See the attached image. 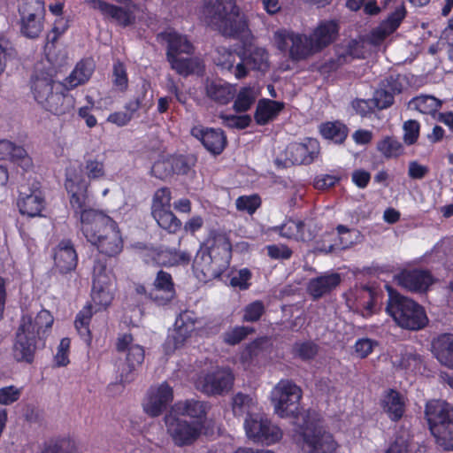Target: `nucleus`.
<instances>
[{
	"label": "nucleus",
	"instance_id": "obj_11",
	"mask_svg": "<svg viewBox=\"0 0 453 453\" xmlns=\"http://www.w3.org/2000/svg\"><path fill=\"white\" fill-rule=\"evenodd\" d=\"M319 145L316 139L306 138L303 142L289 143L284 150V157H276L275 164L288 167L293 165L311 164L319 154Z\"/></svg>",
	"mask_w": 453,
	"mask_h": 453
},
{
	"label": "nucleus",
	"instance_id": "obj_27",
	"mask_svg": "<svg viewBox=\"0 0 453 453\" xmlns=\"http://www.w3.org/2000/svg\"><path fill=\"white\" fill-rule=\"evenodd\" d=\"M209 405L206 402L199 401L195 398L180 401L171 407L170 411L176 415H184L196 419V423L201 424L205 418Z\"/></svg>",
	"mask_w": 453,
	"mask_h": 453
},
{
	"label": "nucleus",
	"instance_id": "obj_52",
	"mask_svg": "<svg viewBox=\"0 0 453 453\" xmlns=\"http://www.w3.org/2000/svg\"><path fill=\"white\" fill-rule=\"evenodd\" d=\"M92 317L91 307L88 306L81 310L76 317L75 319V327L81 337L85 339L86 342L90 341V331L88 328V325Z\"/></svg>",
	"mask_w": 453,
	"mask_h": 453
},
{
	"label": "nucleus",
	"instance_id": "obj_20",
	"mask_svg": "<svg viewBox=\"0 0 453 453\" xmlns=\"http://www.w3.org/2000/svg\"><path fill=\"white\" fill-rule=\"evenodd\" d=\"M453 413V406L441 398H432L426 404L425 415L431 433L436 425H448L449 417Z\"/></svg>",
	"mask_w": 453,
	"mask_h": 453
},
{
	"label": "nucleus",
	"instance_id": "obj_42",
	"mask_svg": "<svg viewBox=\"0 0 453 453\" xmlns=\"http://www.w3.org/2000/svg\"><path fill=\"white\" fill-rule=\"evenodd\" d=\"M257 96V92L254 88L244 87L236 96L233 108L236 112H245L255 103Z\"/></svg>",
	"mask_w": 453,
	"mask_h": 453
},
{
	"label": "nucleus",
	"instance_id": "obj_46",
	"mask_svg": "<svg viewBox=\"0 0 453 453\" xmlns=\"http://www.w3.org/2000/svg\"><path fill=\"white\" fill-rule=\"evenodd\" d=\"M92 285L91 297L93 303L99 308H106L113 299L112 283L99 284V287Z\"/></svg>",
	"mask_w": 453,
	"mask_h": 453
},
{
	"label": "nucleus",
	"instance_id": "obj_55",
	"mask_svg": "<svg viewBox=\"0 0 453 453\" xmlns=\"http://www.w3.org/2000/svg\"><path fill=\"white\" fill-rule=\"evenodd\" d=\"M293 353L303 360H310L318 354V346L312 342H296Z\"/></svg>",
	"mask_w": 453,
	"mask_h": 453
},
{
	"label": "nucleus",
	"instance_id": "obj_48",
	"mask_svg": "<svg viewBox=\"0 0 453 453\" xmlns=\"http://www.w3.org/2000/svg\"><path fill=\"white\" fill-rule=\"evenodd\" d=\"M173 398H145L142 402L144 412L155 418L161 415L171 405Z\"/></svg>",
	"mask_w": 453,
	"mask_h": 453
},
{
	"label": "nucleus",
	"instance_id": "obj_45",
	"mask_svg": "<svg viewBox=\"0 0 453 453\" xmlns=\"http://www.w3.org/2000/svg\"><path fill=\"white\" fill-rule=\"evenodd\" d=\"M112 283L111 271L107 266L106 258H97L95 261L93 267V280L92 285L99 287V284H111Z\"/></svg>",
	"mask_w": 453,
	"mask_h": 453
},
{
	"label": "nucleus",
	"instance_id": "obj_13",
	"mask_svg": "<svg viewBox=\"0 0 453 453\" xmlns=\"http://www.w3.org/2000/svg\"><path fill=\"white\" fill-rule=\"evenodd\" d=\"M196 319L193 312L186 311L175 320L174 329L169 334L165 342L166 352H173L183 346L196 328Z\"/></svg>",
	"mask_w": 453,
	"mask_h": 453
},
{
	"label": "nucleus",
	"instance_id": "obj_37",
	"mask_svg": "<svg viewBox=\"0 0 453 453\" xmlns=\"http://www.w3.org/2000/svg\"><path fill=\"white\" fill-rule=\"evenodd\" d=\"M442 102L429 95H420L412 98L408 105L409 108L417 110L423 114L434 115L441 107Z\"/></svg>",
	"mask_w": 453,
	"mask_h": 453
},
{
	"label": "nucleus",
	"instance_id": "obj_8",
	"mask_svg": "<svg viewBox=\"0 0 453 453\" xmlns=\"http://www.w3.org/2000/svg\"><path fill=\"white\" fill-rule=\"evenodd\" d=\"M244 428L250 440L263 445H273L282 438L281 429L270 419L260 414L248 413Z\"/></svg>",
	"mask_w": 453,
	"mask_h": 453
},
{
	"label": "nucleus",
	"instance_id": "obj_63",
	"mask_svg": "<svg viewBox=\"0 0 453 453\" xmlns=\"http://www.w3.org/2000/svg\"><path fill=\"white\" fill-rule=\"evenodd\" d=\"M171 192L166 188L157 190L153 197L152 211L156 210L170 209Z\"/></svg>",
	"mask_w": 453,
	"mask_h": 453
},
{
	"label": "nucleus",
	"instance_id": "obj_2",
	"mask_svg": "<svg viewBox=\"0 0 453 453\" xmlns=\"http://www.w3.org/2000/svg\"><path fill=\"white\" fill-rule=\"evenodd\" d=\"M213 60L222 73L233 75L238 80L246 77L249 69L265 73L270 65L267 50L258 46L247 47L242 53L219 47Z\"/></svg>",
	"mask_w": 453,
	"mask_h": 453
},
{
	"label": "nucleus",
	"instance_id": "obj_19",
	"mask_svg": "<svg viewBox=\"0 0 453 453\" xmlns=\"http://www.w3.org/2000/svg\"><path fill=\"white\" fill-rule=\"evenodd\" d=\"M394 278L399 286L411 292L426 291L433 281L428 272L416 269L403 270Z\"/></svg>",
	"mask_w": 453,
	"mask_h": 453
},
{
	"label": "nucleus",
	"instance_id": "obj_29",
	"mask_svg": "<svg viewBox=\"0 0 453 453\" xmlns=\"http://www.w3.org/2000/svg\"><path fill=\"white\" fill-rule=\"evenodd\" d=\"M18 206L21 214L28 217L39 216L44 207V198L36 187L30 193L20 191Z\"/></svg>",
	"mask_w": 453,
	"mask_h": 453
},
{
	"label": "nucleus",
	"instance_id": "obj_51",
	"mask_svg": "<svg viewBox=\"0 0 453 453\" xmlns=\"http://www.w3.org/2000/svg\"><path fill=\"white\" fill-rule=\"evenodd\" d=\"M150 87V83H148L146 81H142L141 93L142 94V98H134V100L127 104V113H131L133 117L134 113L136 112L138 109H140L141 107L148 108L151 105L152 96L150 95V98H147Z\"/></svg>",
	"mask_w": 453,
	"mask_h": 453
},
{
	"label": "nucleus",
	"instance_id": "obj_30",
	"mask_svg": "<svg viewBox=\"0 0 453 453\" xmlns=\"http://www.w3.org/2000/svg\"><path fill=\"white\" fill-rule=\"evenodd\" d=\"M0 159H10L24 170L32 166V159L25 149L7 140H0Z\"/></svg>",
	"mask_w": 453,
	"mask_h": 453
},
{
	"label": "nucleus",
	"instance_id": "obj_64",
	"mask_svg": "<svg viewBox=\"0 0 453 453\" xmlns=\"http://www.w3.org/2000/svg\"><path fill=\"white\" fill-rule=\"evenodd\" d=\"M252 331V328L248 326H236L225 334L224 341L231 345L237 344Z\"/></svg>",
	"mask_w": 453,
	"mask_h": 453
},
{
	"label": "nucleus",
	"instance_id": "obj_59",
	"mask_svg": "<svg viewBox=\"0 0 453 453\" xmlns=\"http://www.w3.org/2000/svg\"><path fill=\"white\" fill-rule=\"evenodd\" d=\"M384 409L391 419L398 420L404 411L403 398H387V401L384 402Z\"/></svg>",
	"mask_w": 453,
	"mask_h": 453
},
{
	"label": "nucleus",
	"instance_id": "obj_58",
	"mask_svg": "<svg viewBox=\"0 0 453 453\" xmlns=\"http://www.w3.org/2000/svg\"><path fill=\"white\" fill-rule=\"evenodd\" d=\"M265 311V307L262 301H254L244 308L242 319L247 322H256L262 317Z\"/></svg>",
	"mask_w": 453,
	"mask_h": 453
},
{
	"label": "nucleus",
	"instance_id": "obj_38",
	"mask_svg": "<svg viewBox=\"0 0 453 453\" xmlns=\"http://www.w3.org/2000/svg\"><path fill=\"white\" fill-rule=\"evenodd\" d=\"M191 259V255L185 251H176L173 250H165L159 251L155 261L157 264L165 266H173L180 264H188Z\"/></svg>",
	"mask_w": 453,
	"mask_h": 453
},
{
	"label": "nucleus",
	"instance_id": "obj_9",
	"mask_svg": "<svg viewBox=\"0 0 453 453\" xmlns=\"http://www.w3.org/2000/svg\"><path fill=\"white\" fill-rule=\"evenodd\" d=\"M117 349L119 352L126 353L125 360L118 365L120 380L131 381L134 379V372L143 362L144 349L141 345L134 343L133 336L127 334L118 338Z\"/></svg>",
	"mask_w": 453,
	"mask_h": 453
},
{
	"label": "nucleus",
	"instance_id": "obj_15",
	"mask_svg": "<svg viewBox=\"0 0 453 453\" xmlns=\"http://www.w3.org/2000/svg\"><path fill=\"white\" fill-rule=\"evenodd\" d=\"M233 376L226 368L218 369L197 380L196 388L206 395L227 394L232 385Z\"/></svg>",
	"mask_w": 453,
	"mask_h": 453
},
{
	"label": "nucleus",
	"instance_id": "obj_39",
	"mask_svg": "<svg viewBox=\"0 0 453 453\" xmlns=\"http://www.w3.org/2000/svg\"><path fill=\"white\" fill-rule=\"evenodd\" d=\"M434 432L431 433L435 439L436 443L444 450L453 449V413L449 417L448 425H436Z\"/></svg>",
	"mask_w": 453,
	"mask_h": 453
},
{
	"label": "nucleus",
	"instance_id": "obj_17",
	"mask_svg": "<svg viewBox=\"0 0 453 453\" xmlns=\"http://www.w3.org/2000/svg\"><path fill=\"white\" fill-rule=\"evenodd\" d=\"M89 242L96 246L101 253L108 257L118 255L123 248L122 238L116 223L104 228L102 232L96 235L95 241Z\"/></svg>",
	"mask_w": 453,
	"mask_h": 453
},
{
	"label": "nucleus",
	"instance_id": "obj_31",
	"mask_svg": "<svg viewBox=\"0 0 453 453\" xmlns=\"http://www.w3.org/2000/svg\"><path fill=\"white\" fill-rule=\"evenodd\" d=\"M364 58L363 44L356 40L350 41L347 47L338 48L335 58H331L327 65L330 70H335L340 66L349 63L354 58Z\"/></svg>",
	"mask_w": 453,
	"mask_h": 453
},
{
	"label": "nucleus",
	"instance_id": "obj_34",
	"mask_svg": "<svg viewBox=\"0 0 453 453\" xmlns=\"http://www.w3.org/2000/svg\"><path fill=\"white\" fill-rule=\"evenodd\" d=\"M168 44L167 55L176 56L180 53L190 54L193 51V45L187 39L175 31L168 30L159 35Z\"/></svg>",
	"mask_w": 453,
	"mask_h": 453
},
{
	"label": "nucleus",
	"instance_id": "obj_28",
	"mask_svg": "<svg viewBox=\"0 0 453 453\" xmlns=\"http://www.w3.org/2000/svg\"><path fill=\"white\" fill-rule=\"evenodd\" d=\"M432 352L442 365L453 369V334H442L434 338Z\"/></svg>",
	"mask_w": 453,
	"mask_h": 453
},
{
	"label": "nucleus",
	"instance_id": "obj_24",
	"mask_svg": "<svg viewBox=\"0 0 453 453\" xmlns=\"http://www.w3.org/2000/svg\"><path fill=\"white\" fill-rule=\"evenodd\" d=\"M54 261L61 273H69L76 268L78 257L71 241L63 240L59 242L55 252Z\"/></svg>",
	"mask_w": 453,
	"mask_h": 453
},
{
	"label": "nucleus",
	"instance_id": "obj_3",
	"mask_svg": "<svg viewBox=\"0 0 453 453\" xmlns=\"http://www.w3.org/2000/svg\"><path fill=\"white\" fill-rule=\"evenodd\" d=\"M65 188L70 196V203L76 214H80L81 229L88 240L94 242L96 235L104 228L115 222L103 211L88 208L87 188L88 183L83 180H75L68 176Z\"/></svg>",
	"mask_w": 453,
	"mask_h": 453
},
{
	"label": "nucleus",
	"instance_id": "obj_41",
	"mask_svg": "<svg viewBox=\"0 0 453 453\" xmlns=\"http://www.w3.org/2000/svg\"><path fill=\"white\" fill-rule=\"evenodd\" d=\"M26 319H28L31 322L30 330L35 332V335L38 336L45 329L51 327L53 323V318L50 313L46 310H42L35 318L29 315H24L21 319L20 323H23Z\"/></svg>",
	"mask_w": 453,
	"mask_h": 453
},
{
	"label": "nucleus",
	"instance_id": "obj_5",
	"mask_svg": "<svg viewBox=\"0 0 453 453\" xmlns=\"http://www.w3.org/2000/svg\"><path fill=\"white\" fill-rule=\"evenodd\" d=\"M31 91L37 104L55 115H64L73 109V98L59 91L58 86L56 88L49 73L36 71L32 77Z\"/></svg>",
	"mask_w": 453,
	"mask_h": 453
},
{
	"label": "nucleus",
	"instance_id": "obj_32",
	"mask_svg": "<svg viewBox=\"0 0 453 453\" xmlns=\"http://www.w3.org/2000/svg\"><path fill=\"white\" fill-rule=\"evenodd\" d=\"M85 3L90 8L99 11L104 17L111 18L119 25L127 26L131 23L130 14L121 7L102 0H85Z\"/></svg>",
	"mask_w": 453,
	"mask_h": 453
},
{
	"label": "nucleus",
	"instance_id": "obj_40",
	"mask_svg": "<svg viewBox=\"0 0 453 453\" xmlns=\"http://www.w3.org/2000/svg\"><path fill=\"white\" fill-rule=\"evenodd\" d=\"M40 453H77V447L70 439L58 438L44 442Z\"/></svg>",
	"mask_w": 453,
	"mask_h": 453
},
{
	"label": "nucleus",
	"instance_id": "obj_6",
	"mask_svg": "<svg viewBox=\"0 0 453 453\" xmlns=\"http://www.w3.org/2000/svg\"><path fill=\"white\" fill-rule=\"evenodd\" d=\"M386 310L395 323L404 329L420 330L428 323L424 308L400 295L390 296Z\"/></svg>",
	"mask_w": 453,
	"mask_h": 453
},
{
	"label": "nucleus",
	"instance_id": "obj_10",
	"mask_svg": "<svg viewBox=\"0 0 453 453\" xmlns=\"http://www.w3.org/2000/svg\"><path fill=\"white\" fill-rule=\"evenodd\" d=\"M20 33L30 39L37 38L43 29V0H20Z\"/></svg>",
	"mask_w": 453,
	"mask_h": 453
},
{
	"label": "nucleus",
	"instance_id": "obj_36",
	"mask_svg": "<svg viewBox=\"0 0 453 453\" xmlns=\"http://www.w3.org/2000/svg\"><path fill=\"white\" fill-rule=\"evenodd\" d=\"M94 65L91 60L79 62L70 75L65 80V86L68 89L74 88L87 82L92 75Z\"/></svg>",
	"mask_w": 453,
	"mask_h": 453
},
{
	"label": "nucleus",
	"instance_id": "obj_62",
	"mask_svg": "<svg viewBox=\"0 0 453 453\" xmlns=\"http://www.w3.org/2000/svg\"><path fill=\"white\" fill-rule=\"evenodd\" d=\"M394 102V95L384 87L375 91L372 103L379 109H385L390 106Z\"/></svg>",
	"mask_w": 453,
	"mask_h": 453
},
{
	"label": "nucleus",
	"instance_id": "obj_56",
	"mask_svg": "<svg viewBox=\"0 0 453 453\" xmlns=\"http://www.w3.org/2000/svg\"><path fill=\"white\" fill-rule=\"evenodd\" d=\"M405 85L406 78L401 74H391L380 82V86L384 87L393 95L401 93Z\"/></svg>",
	"mask_w": 453,
	"mask_h": 453
},
{
	"label": "nucleus",
	"instance_id": "obj_4",
	"mask_svg": "<svg viewBox=\"0 0 453 453\" xmlns=\"http://www.w3.org/2000/svg\"><path fill=\"white\" fill-rule=\"evenodd\" d=\"M202 16L207 25L225 36L238 37L248 30L234 0H205Z\"/></svg>",
	"mask_w": 453,
	"mask_h": 453
},
{
	"label": "nucleus",
	"instance_id": "obj_21",
	"mask_svg": "<svg viewBox=\"0 0 453 453\" xmlns=\"http://www.w3.org/2000/svg\"><path fill=\"white\" fill-rule=\"evenodd\" d=\"M405 16L406 10L402 4L386 20L381 22L378 27L372 30L369 37L370 42L373 45L380 44L387 36L396 30Z\"/></svg>",
	"mask_w": 453,
	"mask_h": 453
},
{
	"label": "nucleus",
	"instance_id": "obj_18",
	"mask_svg": "<svg viewBox=\"0 0 453 453\" xmlns=\"http://www.w3.org/2000/svg\"><path fill=\"white\" fill-rule=\"evenodd\" d=\"M191 134L199 140L208 151L215 155L220 154L226 144V137L219 128L195 127L191 129Z\"/></svg>",
	"mask_w": 453,
	"mask_h": 453
},
{
	"label": "nucleus",
	"instance_id": "obj_50",
	"mask_svg": "<svg viewBox=\"0 0 453 453\" xmlns=\"http://www.w3.org/2000/svg\"><path fill=\"white\" fill-rule=\"evenodd\" d=\"M377 149L386 157H398L403 151L401 142L392 136H387L379 142Z\"/></svg>",
	"mask_w": 453,
	"mask_h": 453
},
{
	"label": "nucleus",
	"instance_id": "obj_7",
	"mask_svg": "<svg viewBox=\"0 0 453 453\" xmlns=\"http://www.w3.org/2000/svg\"><path fill=\"white\" fill-rule=\"evenodd\" d=\"M273 41L280 51H288L289 57L294 60L304 59L317 53L310 35L278 30L273 35Z\"/></svg>",
	"mask_w": 453,
	"mask_h": 453
},
{
	"label": "nucleus",
	"instance_id": "obj_35",
	"mask_svg": "<svg viewBox=\"0 0 453 453\" xmlns=\"http://www.w3.org/2000/svg\"><path fill=\"white\" fill-rule=\"evenodd\" d=\"M284 108V104L270 99L258 102L255 112V119L258 125H265L273 119Z\"/></svg>",
	"mask_w": 453,
	"mask_h": 453
},
{
	"label": "nucleus",
	"instance_id": "obj_49",
	"mask_svg": "<svg viewBox=\"0 0 453 453\" xmlns=\"http://www.w3.org/2000/svg\"><path fill=\"white\" fill-rule=\"evenodd\" d=\"M167 59L172 68L182 76H188L193 73L196 67V61L192 58H180L178 55L172 56L168 54Z\"/></svg>",
	"mask_w": 453,
	"mask_h": 453
},
{
	"label": "nucleus",
	"instance_id": "obj_26",
	"mask_svg": "<svg viewBox=\"0 0 453 453\" xmlns=\"http://www.w3.org/2000/svg\"><path fill=\"white\" fill-rule=\"evenodd\" d=\"M341 282V276L337 273H325L310 280L307 292L313 299H319L335 288Z\"/></svg>",
	"mask_w": 453,
	"mask_h": 453
},
{
	"label": "nucleus",
	"instance_id": "obj_57",
	"mask_svg": "<svg viewBox=\"0 0 453 453\" xmlns=\"http://www.w3.org/2000/svg\"><path fill=\"white\" fill-rule=\"evenodd\" d=\"M211 248L216 249V254L226 257L228 261L231 251V243L226 234L217 233L213 235V244Z\"/></svg>",
	"mask_w": 453,
	"mask_h": 453
},
{
	"label": "nucleus",
	"instance_id": "obj_60",
	"mask_svg": "<svg viewBox=\"0 0 453 453\" xmlns=\"http://www.w3.org/2000/svg\"><path fill=\"white\" fill-rule=\"evenodd\" d=\"M151 173L158 179H165L173 174L171 157L157 160L151 167Z\"/></svg>",
	"mask_w": 453,
	"mask_h": 453
},
{
	"label": "nucleus",
	"instance_id": "obj_33",
	"mask_svg": "<svg viewBox=\"0 0 453 453\" xmlns=\"http://www.w3.org/2000/svg\"><path fill=\"white\" fill-rule=\"evenodd\" d=\"M204 89L206 96L219 104H228L235 94L233 86L221 81H206Z\"/></svg>",
	"mask_w": 453,
	"mask_h": 453
},
{
	"label": "nucleus",
	"instance_id": "obj_47",
	"mask_svg": "<svg viewBox=\"0 0 453 453\" xmlns=\"http://www.w3.org/2000/svg\"><path fill=\"white\" fill-rule=\"evenodd\" d=\"M336 230L339 234V243L337 245L342 250L349 249L361 242L362 234L357 229L338 225Z\"/></svg>",
	"mask_w": 453,
	"mask_h": 453
},
{
	"label": "nucleus",
	"instance_id": "obj_14",
	"mask_svg": "<svg viewBox=\"0 0 453 453\" xmlns=\"http://www.w3.org/2000/svg\"><path fill=\"white\" fill-rule=\"evenodd\" d=\"M177 416L172 411L165 415V422L167 432L178 446L192 443L199 436V428L196 425L189 424Z\"/></svg>",
	"mask_w": 453,
	"mask_h": 453
},
{
	"label": "nucleus",
	"instance_id": "obj_23",
	"mask_svg": "<svg viewBox=\"0 0 453 453\" xmlns=\"http://www.w3.org/2000/svg\"><path fill=\"white\" fill-rule=\"evenodd\" d=\"M392 364L397 369L415 372L420 370L423 361L412 347L401 346L395 350Z\"/></svg>",
	"mask_w": 453,
	"mask_h": 453
},
{
	"label": "nucleus",
	"instance_id": "obj_43",
	"mask_svg": "<svg viewBox=\"0 0 453 453\" xmlns=\"http://www.w3.org/2000/svg\"><path fill=\"white\" fill-rule=\"evenodd\" d=\"M347 127L340 122H328L320 127L321 134L335 143H342L348 134Z\"/></svg>",
	"mask_w": 453,
	"mask_h": 453
},
{
	"label": "nucleus",
	"instance_id": "obj_12",
	"mask_svg": "<svg viewBox=\"0 0 453 453\" xmlns=\"http://www.w3.org/2000/svg\"><path fill=\"white\" fill-rule=\"evenodd\" d=\"M228 261L216 254L215 248H201L194 259L193 268L205 278L219 277L227 266Z\"/></svg>",
	"mask_w": 453,
	"mask_h": 453
},
{
	"label": "nucleus",
	"instance_id": "obj_22",
	"mask_svg": "<svg viewBox=\"0 0 453 453\" xmlns=\"http://www.w3.org/2000/svg\"><path fill=\"white\" fill-rule=\"evenodd\" d=\"M154 288L150 297L159 305H164L173 299L175 290L170 273L160 270L153 283Z\"/></svg>",
	"mask_w": 453,
	"mask_h": 453
},
{
	"label": "nucleus",
	"instance_id": "obj_61",
	"mask_svg": "<svg viewBox=\"0 0 453 453\" xmlns=\"http://www.w3.org/2000/svg\"><path fill=\"white\" fill-rule=\"evenodd\" d=\"M298 225L300 227H298L299 236H297L296 238L297 241L309 242L311 241L317 235L318 228L313 220H298Z\"/></svg>",
	"mask_w": 453,
	"mask_h": 453
},
{
	"label": "nucleus",
	"instance_id": "obj_53",
	"mask_svg": "<svg viewBox=\"0 0 453 453\" xmlns=\"http://www.w3.org/2000/svg\"><path fill=\"white\" fill-rule=\"evenodd\" d=\"M274 396H301L302 389L290 380H281L273 390Z\"/></svg>",
	"mask_w": 453,
	"mask_h": 453
},
{
	"label": "nucleus",
	"instance_id": "obj_1",
	"mask_svg": "<svg viewBox=\"0 0 453 453\" xmlns=\"http://www.w3.org/2000/svg\"><path fill=\"white\" fill-rule=\"evenodd\" d=\"M301 398H272L274 412L280 418L296 419L293 438L304 453H337L338 444L326 431L316 411H300Z\"/></svg>",
	"mask_w": 453,
	"mask_h": 453
},
{
	"label": "nucleus",
	"instance_id": "obj_16",
	"mask_svg": "<svg viewBox=\"0 0 453 453\" xmlns=\"http://www.w3.org/2000/svg\"><path fill=\"white\" fill-rule=\"evenodd\" d=\"M31 322L26 319L19 324L16 333V341L13 346V356L17 361L32 362L35 350L36 336L30 330Z\"/></svg>",
	"mask_w": 453,
	"mask_h": 453
},
{
	"label": "nucleus",
	"instance_id": "obj_54",
	"mask_svg": "<svg viewBox=\"0 0 453 453\" xmlns=\"http://www.w3.org/2000/svg\"><path fill=\"white\" fill-rule=\"evenodd\" d=\"M219 119L222 124L229 128L243 129L250 126L251 118L250 115H233L221 113Z\"/></svg>",
	"mask_w": 453,
	"mask_h": 453
},
{
	"label": "nucleus",
	"instance_id": "obj_44",
	"mask_svg": "<svg viewBox=\"0 0 453 453\" xmlns=\"http://www.w3.org/2000/svg\"><path fill=\"white\" fill-rule=\"evenodd\" d=\"M152 215L158 226L170 233H175L180 227V221L169 209L156 210Z\"/></svg>",
	"mask_w": 453,
	"mask_h": 453
},
{
	"label": "nucleus",
	"instance_id": "obj_25",
	"mask_svg": "<svg viewBox=\"0 0 453 453\" xmlns=\"http://www.w3.org/2000/svg\"><path fill=\"white\" fill-rule=\"evenodd\" d=\"M339 33L338 23L334 20L320 22L310 35L317 52L331 44Z\"/></svg>",
	"mask_w": 453,
	"mask_h": 453
}]
</instances>
